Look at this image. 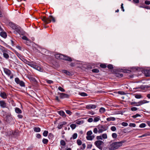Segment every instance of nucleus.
Returning a JSON list of instances; mask_svg holds the SVG:
<instances>
[{
    "instance_id": "nucleus-1",
    "label": "nucleus",
    "mask_w": 150,
    "mask_h": 150,
    "mask_svg": "<svg viewBox=\"0 0 150 150\" xmlns=\"http://www.w3.org/2000/svg\"><path fill=\"white\" fill-rule=\"evenodd\" d=\"M125 141H122L119 142H115L112 143L110 146V149L111 150L117 149L118 148L122 146V143H124Z\"/></svg>"
},
{
    "instance_id": "nucleus-2",
    "label": "nucleus",
    "mask_w": 150,
    "mask_h": 150,
    "mask_svg": "<svg viewBox=\"0 0 150 150\" xmlns=\"http://www.w3.org/2000/svg\"><path fill=\"white\" fill-rule=\"evenodd\" d=\"M42 20L46 24L49 23L52 21L53 22H55V20L52 16H50L48 18H46L44 16L42 18Z\"/></svg>"
},
{
    "instance_id": "nucleus-3",
    "label": "nucleus",
    "mask_w": 150,
    "mask_h": 150,
    "mask_svg": "<svg viewBox=\"0 0 150 150\" xmlns=\"http://www.w3.org/2000/svg\"><path fill=\"white\" fill-rule=\"evenodd\" d=\"M149 101H147L146 100H140L138 102H132L130 104L131 105H134L136 106H139L144 104L148 103H149Z\"/></svg>"
},
{
    "instance_id": "nucleus-4",
    "label": "nucleus",
    "mask_w": 150,
    "mask_h": 150,
    "mask_svg": "<svg viewBox=\"0 0 150 150\" xmlns=\"http://www.w3.org/2000/svg\"><path fill=\"white\" fill-rule=\"evenodd\" d=\"M103 144H104L103 142L100 140L96 141L94 143V144L97 147L101 150L103 149V147L101 146V145Z\"/></svg>"
},
{
    "instance_id": "nucleus-5",
    "label": "nucleus",
    "mask_w": 150,
    "mask_h": 150,
    "mask_svg": "<svg viewBox=\"0 0 150 150\" xmlns=\"http://www.w3.org/2000/svg\"><path fill=\"white\" fill-rule=\"evenodd\" d=\"M4 71L8 76L10 77L11 79H12L13 78V75L9 70L6 68H4Z\"/></svg>"
},
{
    "instance_id": "nucleus-6",
    "label": "nucleus",
    "mask_w": 150,
    "mask_h": 150,
    "mask_svg": "<svg viewBox=\"0 0 150 150\" xmlns=\"http://www.w3.org/2000/svg\"><path fill=\"white\" fill-rule=\"evenodd\" d=\"M14 30H15L13 32L16 35L18 34H19L20 35H22L23 34L21 31V28L18 25H17L16 27H15Z\"/></svg>"
},
{
    "instance_id": "nucleus-7",
    "label": "nucleus",
    "mask_w": 150,
    "mask_h": 150,
    "mask_svg": "<svg viewBox=\"0 0 150 150\" xmlns=\"http://www.w3.org/2000/svg\"><path fill=\"white\" fill-rule=\"evenodd\" d=\"M58 93L59 95V97L61 99L68 98L69 97V95L68 94L59 92H58Z\"/></svg>"
},
{
    "instance_id": "nucleus-8",
    "label": "nucleus",
    "mask_w": 150,
    "mask_h": 150,
    "mask_svg": "<svg viewBox=\"0 0 150 150\" xmlns=\"http://www.w3.org/2000/svg\"><path fill=\"white\" fill-rule=\"evenodd\" d=\"M98 132L99 133H101L103 131H105L106 130L105 127H104L102 125L98 126Z\"/></svg>"
},
{
    "instance_id": "nucleus-9",
    "label": "nucleus",
    "mask_w": 150,
    "mask_h": 150,
    "mask_svg": "<svg viewBox=\"0 0 150 150\" xmlns=\"http://www.w3.org/2000/svg\"><path fill=\"white\" fill-rule=\"evenodd\" d=\"M31 67L39 71H42V69L40 67L35 64L34 62H33Z\"/></svg>"
},
{
    "instance_id": "nucleus-10",
    "label": "nucleus",
    "mask_w": 150,
    "mask_h": 150,
    "mask_svg": "<svg viewBox=\"0 0 150 150\" xmlns=\"http://www.w3.org/2000/svg\"><path fill=\"white\" fill-rule=\"evenodd\" d=\"M0 106L2 108L7 107L6 103L4 100H0Z\"/></svg>"
},
{
    "instance_id": "nucleus-11",
    "label": "nucleus",
    "mask_w": 150,
    "mask_h": 150,
    "mask_svg": "<svg viewBox=\"0 0 150 150\" xmlns=\"http://www.w3.org/2000/svg\"><path fill=\"white\" fill-rule=\"evenodd\" d=\"M15 81L16 83L17 84H25L24 82L20 79L16 77L15 79Z\"/></svg>"
},
{
    "instance_id": "nucleus-12",
    "label": "nucleus",
    "mask_w": 150,
    "mask_h": 150,
    "mask_svg": "<svg viewBox=\"0 0 150 150\" xmlns=\"http://www.w3.org/2000/svg\"><path fill=\"white\" fill-rule=\"evenodd\" d=\"M6 121L8 123H11L13 120V119L12 117L10 116L7 115L6 116Z\"/></svg>"
},
{
    "instance_id": "nucleus-13",
    "label": "nucleus",
    "mask_w": 150,
    "mask_h": 150,
    "mask_svg": "<svg viewBox=\"0 0 150 150\" xmlns=\"http://www.w3.org/2000/svg\"><path fill=\"white\" fill-rule=\"evenodd\" d=\"M64 55L62 54H57L55 55V58L57 59H63L64 58Z\"/></svg>"
},
{
    "instance_id": "nucleus-14",
    "label": "nucleus",
    "mask_w": 150,
    "mask_h": 150,
    "mask_svg": "<svg viewBox=\"0 0 150 150\" xmlns=\"http://www.w3.org/2000/svg\"><path fill=\"white\" fill-rule=\"evenodd\" d=\"M23 61L24 63L25 64H27L28 65L30 66H31L32 64L33 63V62H30L28 60H27L26 59H25L24 58L23 59L22 61Z\"/></svg>"
},
{
    "instance_id": "nucleus-15",
    "label": "nucleus",
    "mask_w": 150,
    "mask_h": 150,
    "mask_svg": "<svg viewBox=\"0 0 150 150\" xmlns=\"http://www.w3.org/2000/svg\"><path fill=\"white\" fill-rule=\"evenodd\" d=\"M67 122H63L59 123L58 126L57 128L59 129H61L62 128L64 125H65L67 124Z\"/></svg>"
},
{
    "instance_id": "nucleus-16",
    "label": "nucleus",
    "mask_w": 150,
    "mask_h": 150,
    "mask_svg": "<svg viewBox=\"0 0 150 150\" xmlns=\"http://www.w3.org/2000/svg\"><path fill=\"white\" fill-rule=\"evenodd\" d=\"M136 89H138V91H140L141 90H145L147 89V87L145 86H143L142 85L140 86L139 87H138L136 88Z\"/></svg>"
},
{
    "instance_id": "nucleus-17",
    "label": "nucleus",
    "mask_w": 150,
    "mask_h": 150,
    "mask_svg": "<svg viewBox=\"0 0 150 150\" xmlns=\"http://www.w3.org/2000/svg\"><path fill=\"white\" fill-rule=\"evenodd\" d=\"M96 107V105H88L86 106L87 109H95Z\"/></svg>"
},
{
    "instance_id": "nucleus-18",
    "label": "nucleus",
    "mask_w": 150,
    "mask_h": 150,
    "mask_svg": "<svg viewBox=\"0 0 150 150\" xmlns=\"http://www.w3.org/2000/svg\"><path fill=\"white\" fill-rule=\"evenodd\" d=\"M0 96L3 99H6L7 98V95L4 92H1L0 93Z\"/></svg>"
},
{
    "instance_id": "nucleus-19",
    "label": "nucleus",
    "mask_w": 150,
    "mask_h": 150,
    "mask_svg": "<svg viewBox=\"0 0 150 150\" xmlns=\"http://www.w3.org/2000/svg\"><path fill=\"white\" fill-rule=\"evenodd\" d=\"M58 113L60 116L63 117H65L66 116L65 112L63 110L59 111H58Z\"/></svg>"
},
{
    "instance_id": "nucleus-20",
    "label": "nucleus",
    "mask_w": 150,
    "mask_h": 150,
    "mask_svg": "<svg viewBox=\"0 0 150 150\" xmlns=\"http://www.w3.org/2000/svg\"><path fill=\"white\" fill-rule=\"evenodd\" d=\"M63 59L65 60L66 61H68L69 62H71L72 61V59L69 57L66 56L65 55H64V57Z\"/></svg>"
},
{
    "instance_id": "nucleus-21",
    "label": "nucleus",
    "mask_w": 150,
    "mask_h": 150,
    "mask_svg": "<svg viewBox=\"0 0 150 150\" xmlns=\"http://www.w3.org/2000/svg\"><path fill=\"white\" fill-rule=\"evenodd\" d=\"M15 53L17 55V56L22 61L23 59L24 58L23 57L22 55H21L18 52H15Z\"/></svg>"
},
{
    "instance_id": "nucleus-22",
    "label": "nucleus",
    "mask_w": 150,
    "mask_h": 150,
    "mask_svg": "<svg viewBox=\"0 0 150 150\" xmlns=\"http://www.w3.org/2000/svg\"><path fill=\"white\" fill-rule=\"evenodd\" d=\"M115 75L118 78H121L123 76V75L122 74L117 72L115 73Z\"/></svg>"
},
{
    "instance_id": "nucleus-23",
    "label": "nucleus",
    "mask_w": 150,
    "mask_h": 150,
    "mask_svg": "<svg viewBox=\"0 0 150 150\" xmlns=\"http://www.w3.org/2000/svg\"><path fill=\"white\" fill-rule=\"evenodd\" d=\"M15 111L18 114H21L22 113V110L18 108H15Z\"/></svg>"
},
{
    "instance_id": "nucleus-24",
    "label": "nucleus",
    "mask_w": 150,
    "mask_h": 150,
    "mask_svg": "<svg viewBox=\"0 0 150 150\" xmlns=\"http://www.w3.org/2000/svg\"><path fill=\"white\" fill-rule=\"evenodd\" d=\"M94 136H87L86 137V138L88 140H92L94 138Z\"/></svg>"
},
{
    "instance_id": "nucleus-25",
    "label": "nucleus",
    "mask_w": 150,
    "mask_h": 150,
    "mask_svg": "<svg viewBox=\"0 0 150 150\" xmlns=\"http://www.w3.org/2000/svg\"><path fill=\"white\" fill-rule=\"evenodd\" d=\"M76 123L78 125L82 124L84 123V121L83 120H80V119L76 120Z\"/></svg>"
},
{
    "instance_id": "nucleus-26",
    "label": "nucleus",
    "mask_w": 150,
    "mask_h": 150,
    "mask_svg": "<svg viewBox=\"0 0 150 150\" xmlns=\"http://www.w3.org/2000/svg\"><path fill=\"white\" fill-rule=\"evenodd\" d=\"M9 25L13 29H14L15 27H16V26L17 25L12 23H9Z\"/></svg>"
},
{
    "instance_id": "nucleus-27",
    "label": "nucleus",
    "mask_w": 150,
    "mask_h": 150,
    "mask_svg": "<svg viewBox=\"0 0 150 150\" xmlns=\"http://www.w3.org/2000/svg\"><path fill=\"white\" fill-rule=\"evenodd\" d=\"M0 35L4 38H6L7 37L6 33L4 32H1V33Z\"/></svg>"
},
{
    "instance_id": "nucleus-28",
    "label": "nucleus",
    "mask_w": 150,
    "mask_h": 150,
    "mask_svg": "<svg viewBox=\"0 0 150 150\" xmlns=\"http://www.w3.org/2000/svg\"><path fill=\"white\" fill-rule=\"evenodd\" d=\"M62 73L65 74L67 75L70 76L71 74V73L69 71L64 70L62 71Z\"/></svg>"
},
{
    "instance_id": "nucleus-29",
    "label": "nucleus",
    "mask_w": 150,
    "mask_h": 150,
    "mask_svg": "<svg viewBox=\"0 0 150 150\" xmlns=\"http://www.w3.org/2000/svg\"><path fill=\"white\" fill-rule=\"evenodd\" d=\"M34 130L36 132H39L40 131V128L39 127H34Z\"/></svg>"
},
{
    "instance_id": "nucleus-30",
    "label": "nucleus",
    "mask_w": 150,
    "mask_h": 150,
    "mask_svg": "<svg viewBox=\"0 0 150 150\" xmlns=\"http://www.w3.org/2000/svg\"><path fill=\"white\" fill-rule=\"evenodd\" d=\"M148 136H150V133L148 132L147 133H145L144 134L139 137V138H142L144 137H146Z\"/></svg>"
},
{
    "instance_id": "nucleus-31",
    "label": "nucleus",
    "mask_w": 150,
    "mask_h": 150,
    "mask_svg": "<svg viewBox=\"0 0 150 150\" xmlns=\"http://www.w3.org/2000/svg\"><path fill=\"white\" fill-rule=\"evenodd\" d=\"M3 56L4 58H6V59H8L9 57V56L8 54L6 53L5 52H3Z\"/></svg>"
},
{
    "instance_id": "nucleus-32",
    "label": "nucleus",
    "mask_w": 150,
    "mask_h": 150,
    "mask_svg": "<svg viewBox=\"0 0 150 150\" xmlns=\"http://www.w3.org/2000/svg\"><path fill=\"white\" fill-rule=\"evenodd\" d=\"M48 140L44 138L42 140L43 143L45 144H47L48 142Z\"/></svg>"
},
{
    "instance_id": "nucleus-33",
    "label": "nucleus",
    "mask_w": 150,
    "mask_h": 150,
    "mask_svg": "<svg viewBox=\"0 0 150 150\" xmlns=\"http://www.w3.org/2000/svg\"><path fill=\"white\" fill-rule=\"evenodd\" d=\"M135 97L137 99L141 98H142V96L140 94H136L134 95Z\"/></svg>"
},
{
    "instance_id": "nucleus-34",
    "label": "nucleus",
    "mask_w": 150,
    "mask_h": 150,
    "mask_svg": "<svg viewBox=\"0 0 150 150\" xmlns=\"http://www.w3.org/2000/svg\"><path fill=\"white\" fill-rule=\"evenodd\" d=\"M115 118L114 117H110L107 118V120L108 121H113L115 120Z\"/></svg>"
},
{
    "instance_id": "nucleus-35",
    "label": "nucleus",
    "mask_w": 150,
    "mask_h": 150,
    "mask_svg": "<svg viewBox=\"0 0 150 150\" xmlns=\"http://www.w3.org/2000/svg\"><path fill=\"white\" fill-rule=\"evenodd\" d=\"M105 109L103 107L99 109V112L101 113H104L105 112Z\"/></svg>"
},
{
    "instance_id": "nucleus-36",
    "label": "nucleus",
    "mask_w": 150,
    "mask_h": 150,
    "mask_svg": "<svg viewBox=\"0 0 150 150\" xmlns=\"http://www.w3.org/2000/svg\"><path fill=\"white\" fill-rule=\"evenodd\" d=\"M77 137V133H74L72 136V137H71L70 138V139H76Z\"/></svg>"
},
{
    "instance_id": "nucleus-37",
    "label": "nucleus",
    "mask_w": 150,
    "mask_h": 150,
    "mask_svg": "<svg viewBox=\"0 0 150 150\" xmlns=\"http://www.w3.org/2000/svg\"><path fill=\"white\" fill-rule=\"evenodd\" d=\"M70 127L73 129H74L76 127V125L74 124H72L70 125Z\"/></svg>"
},
{
    "instance_id": "nucleus-38",
    "label": "nucleus",
    "mask_w": 150,
    "mask_h": 150,
    "mask_svg": "<svg viewBox=\"0 0 150 150\" xmlns=\"http://www.w3.org/2000/svg\"><path fill=\"white\" fill-rule=\"evenodd\" d=\"M48 132L47 131L45 130L44 132L43 135L44 136L46 137L48 135Z\"/></svg>"
},
{
    "instance_id": "nucleus-39",
    "label": "nucleus",
    "mask_w": 150,
    "mask_h": 150,
    "mask_svg": "<svg viewBox=\"0 0 150 150\" xmlns=\"http://www.w3.org/2000/svg\"><path fill=\"white\" fill-rule=\"evenodd\" d=\"M22 38L23 40L30 42V40L25 36H23L22 37Z\"/></svg>"
},
{
    "instance_id": "nucleus-40",
    "label": "nucleus",
    "mask_w": 150,
    "mask_h": 150,
    "mask_svg": "<svg viewBox=\"0 0 150 150\" xmlns=\"http://www.w3.org/2000/svg\"><path fill=\"white\" fill-rule=\"evenodd\" d=\"M102 137L103 139H106L107 138V134L106 133L103 134L102 135Z\"/></svg>"
},
{
    "instance_id": "nucleus-41",
    "label": "nucleus",
    "mask_w": 150,
    "mask_h": 150,
    "mask_svg": "<svg viewBox=\"0 0 150 150\" xmlns=\"http://www.w3.org/2000/svg\"><path fill=\"white\" fill-rule=\"evenodd\" d=\"M60 143L61 145L63 146H65L66 144V143L65 141L63 140H61L60 141Z\"/></svg>"
},
{
    "instance_id": "nucleus-42",
    "label": "nucleus",
    "mask_w": 150,
    "mask_h": 150,
    "mask_svg": "<svg viewBox=\"0 0 150 150\" xmlns=\"http://www.w3.org/2000/svg\"><path fill=\"white\" fill-rule=\"evenodd\" d=\"M146 126V125L144 123H142L139 126V127L140 128H144Z\"/></svg>"
},
{
    "instance_id": "nucleus-43",
    "label": "nucleus",
    "mask_w": 150,
    "mask_h": 150,
    "mask_svg": "<svg viewBox=\"0 0 150 150\" xmlns=\"http://www.w3.org/2000/svg\"><path fill=\"white\" fill-rule=\"evenodd\" d=\"M92 71L93 72L97 73L99 72V70L98 69H92Z\"/></svg>"
},
{
    "instance_id": "nucleus-44",
    "label": "nucleus",
    "mask_w": 150,
    "mask_h": 150,
    "mask_svg": "<svg viewBox=\"0 0 150 150\" xmlns=\"http://www.w3.org/2000/svg\"><path fill=\"white\" fill-rule=\"evenodd\" d=\"M83 89L84 91L87 90V91H90V88L89 87H88L87 86H86L85 87H84L83 88Z\"/></svg>"
},
{
    "instance_id": "nucleus-45",
    "label": "nucleus",
    "mask_w": 150,
    "mask_h": 150,
    "mask_svg": "<svg viewBox=\"0 0 150 150\" xmlns=\"http://www.w3.org/2000/svg\"><path fill=\"white\" fill-rule=\"evenodd\" d=\"M77 143L78 145H81L82 144V142L80 139H78L77 140Z\"/></svg>"
},
{
    "instance_id": "nucleus-46",
    "label": "nucleus",
    "mask_w": 150,
    "mask_h": 150,
    "mask_svg": "<svg viewBox=\"0 0 150 150\" xmlns=\"http://www.w3.org/2000/svg\"><path fill=\"white\" fill-rule=\"evenodd\" d=\"M112 136L114 139H115L117 137V134L115 133H113L112 134Z\"/></svg>"
},
{
    "instance_id": "nucleus-47",
    "label": "nucleus",
    "mask_w": 150,
    "mask_h": 150,
    "mask_svg": "<svg viewBox=\"0 0 150 150\" xmlns=\"http://www.w3.org/2000/svg\"><path fill=\"white\" fill-rule=\"evenodd\" d=\"M141 115L138 114H137L135 115H133L132 116V117L134 118H136L138 117H140Z\"/></svg>"
},
{
    "instance_id": "nucleus-48",
    "label": "nucleus",
    "mask_w": 150,
    "mask_h": 150,
    "mask_svg": "<svg viewBox=\"0 0 150 150\" xmlns=\"http://www.w3.org/2000/svg\"><path fill=\"white\" fill-rule=\"evenodd\" d=\"M107 67L108 69H112L113 68L112 65L110 64L108 65Z\"/></svg>"
},
{
    "instance_id": "nucleus-49",
    "label": "nucleus",
    "mask_w": 150,
    "mask_h": 150,
    "mask_svg": "<svg viewBox=\"0 0 150 150\" xmlns=\"http://www.w3.org/2000/svg\"><path fill=\"white\" fill-rule=\"evenodd\" d=\"M92 134V132L90 130L88 131L87 133V136H91V135Z\"/></svg>"
},
{
    "instance_id": "nucleus-50",
    "label": "nucleus",
    "mask_w": 150,
    "mask_h": 150,
    "mask_svg": "<svg viewBox=\"0 0 150 150\" xmlns=\"http://www.w3.org/2000/svg\"><path fill=\"white\" fill-rule=\"evenodd\" d=\"M58 89L62 92H64L65 91L64 89L61 86H59L58 88Z\"/></svg>"
},
{
    "instance_id": "nucleus-51",
    "label": "nucleus",
    "mask_w": 150,
    "mask_h": 150,
    "mask_svg": "<svg viewBox=\"0 0 150 150\" xmlns=\"http://www.w3.org/2000/svg\"><path fill=\"white\" fill-rule=\"evenodd\" d=\"M47 83L48 84H51L53 83V81L52 80H46Z\"/></svg>"
},
{
    "instance_id": "nucleus-52",
    "label": "nucleus",
    "mask_w": 150,
    "mask_h": 150,
    "mask_svg": "<svg viewBox=\"0 0 150 150\" xmlns=\"http://www.w3.org/2000/svg\"><path fill=\"white\" fill-rule=\"evenodd\" d=\"M80 95L83 96H87V94L86 93L84 92L81 93Z\"/></svg>"
},
{
    "instance_id": "nucleus-53",
    "label": "nucleus",
    "mask_w": 150,
    "mask_h": 150,
    "mask_svg": "<svg viewBox=\"0 0 150 150\" xmlns=\"http://www.w3.org/2000/svg\"><path fill=\"white\" fill-rule=\"evenodd\" d=\"M136 124L134 123H130L129 125V126L130 127H134L136 126Z\"/></svg>"
},
{
    "instance_id": "nucleus-54",
    "label": "nucleus",
    "mask_w": 150,
    "mask_h": 150,
    "mask_svg": "<svg viewBox=\"0 0 150 150\" xmlns=\"http://www.w3.org/2000/svg\"><path fill=\"white\" fill-rule=\"evenodd\" d=\"M100 120V119L98 117H95L93 121L94 122H97L98 121Z\"/></svg>"
},
{
    "instance_id": "nucleus-55",
    "label": "nucleus",
    "mask_w": 150,
    "mask_h": 150,
    "mask_svg": "<svg viewBox=\"0 0 150 150\" xmlns=\"http://www.w3.org/2000/svg\"><path fill=\"white\" fill-rule=\"evenodd\" d=\"M111 130L113 131H115L116 129V128L115 126H112L111 127Z\"/></svg>"
},
{
    "instance_id": "nucleus-56",
    "label": "nucleus",
    "mask_w": 150,
    "mask_h": 150,
    "mask_svg": "<svg viewBox=\"0 0 150 150\" xmlns=\"http://www.w3.org/2000/svg\"><path fill=\"white\" fill-rule=\"evenodd\" d=\"M122 125L124 126H127L128 125V123L125 122H122Z\"/></svg>"
},
{
    "instance_id": "nucleus-57",
    "label": "nucleus",
    "mask_w": 150,
    "mask_h": 150,
    "mask_svg": "<svg viewBox=\"0 0 150 150\" xmlns=\"http://www.w3.org/2000/svg\"><path fill=\"white\" fill-rule=\"evenodd\" d=\"M131 110L132 111H135L137 110V108L136 107H132L131 108Z\"/></svg>"
},
{
    "instance_id": "nucleus-58",
    "label": "nucleus",
    "mask_w": 150,
    "mask_h": 150,
    "mask_svg": "<svg viewBox=\"0 0 150 150\" xmlns=\"http://www.w3.org/2000/svg\"><path fill=\"white\" fill-rule=\"evenodd\" d=\"M93 132L95 133H97L98 132V129L96 128H94L93 129Z\"/></svg>"
},
{
    "instance_id": "nucleus-59",
    "label": "nucleus",
    "mask_w": 150,
    "mask_h": 150,
    "mask_svg": "<svg viewBox=\"0 0 150 150\" xmlns=\"http://www.w3.org/2000/svg\"><path fill=\"white\" fill-rule=\"evenodd\" d=\"M100 66L103 68H105L107 67L106 65L105 64H101L100 65Z\"/></svg>"
},
{
    "instance_id": "nucleus-60",
    "label": "nucleus",
    "mask_w": 150,
    "mask_h": 150,
    "mask_svg": "<svg viewBox=\"0 0 150 150\" xmlns=\"http://www.w3.org/2000/svg\"><path fill=\"white\" fill-rule=\"evenodd\" d=\"M66 112L68 114L71 115V112L69 110H67L66 111Z\"/></svg>"
},
{
    "instance_id": "nucleus-61",
    "label": "nucleus",
    "mask_w": 150,
    "mask_h": 150,
    "mask_svg": "<svg viewBox=\"0 0 150 150\" xmlns=\"http://www.w3.org/2000/svg\"><path fill=\"white\" fill-rule=\"evenodd\" d=\"M96 139L97 140H99V139L102 140L103 139L102 138V136H97L96 137Z\"/></svg>"
},
{
    "instance_id": "nucleus-62",
    "label": "nucleus",
    "mask_w": 150,
    "mask_h": 150,
    "mask_svg": "<svg viewBox=\"0 0 150 150\" xmlns=\"http://www.w3.org/2000/svg\"><path fill=\"white\" fill-rule=\"evenodd\" d=\"M144 3L146 4L149 5L150 4V1L147 0H146L145 1Z\"/></svg>"
},
{
    "instance_id": "nucleus-63",
    "label": "nucleus",
    "mask_w": 150,
    "mask_h": 150,
    "mask_svg": "<svg viewBox=\"0 0 150 150\" xmlns=\"http://www.w3.org/2000/svg\"><path fill=\"white\" fill-rule=\"evenodd\" d=\"M82 147L81 148V149L83 150L85 148L86 146L85 144L84 143L83 144H82Z\"/></svg>"
},
{
    "instance_id": "nucleus-64",
    "label": "nucleus",
    "mask_w": 150,
    "mask_h": 150,
    "mask_svg": "<svg viewBox=\"0 0 150 150\" xmlns=\"http://www.w3.org/2000/svg\"><path fill=\"white\" fill-rule=\"evenodd\" d=\"M17 117L19 119H21L23 117V116L21 114L18 115H17Z\"/></svg>"
}]
</instances>
